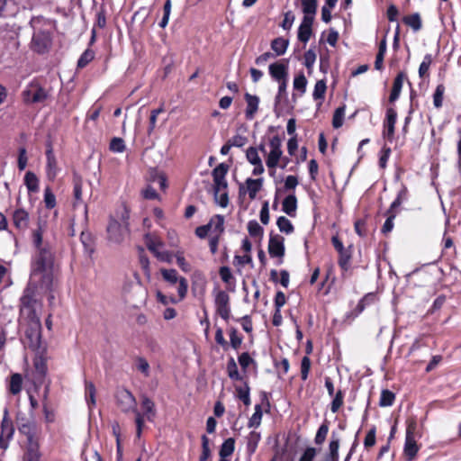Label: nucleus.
Listing matches in <instances>:
<instances>
[{
	"instance_id": "obj_1",
	"label": "nucleus",
	"mask_w": 461,
	"mask_h": 461,
	"mask_svg": "<svg viewBox=\"0 0 461 461\" xmlns=\"http://www.w3.org/2000/svg\"><path fill=\"white\" fill-rule=\"evenodd\" d=\"M53 255L42 250L31 267L29 283L21 298L23 312H35L34 305L37 303L34 299L35 292L47 293L49 305L54 306L56 298L53 291Z\"/></svg>"
},
{
	"instance_id": "obj_2",
	"label": "nucleus",
	"mask_w": 461,
	"mask_h": 461,
	"mask_svg": "<svg viewBox=\"0 0 461 461\" xmlns=\"http://www.w3.org/2000/svg\"><path fill=\"white\" fill-rule=\"evenodd\" d=\"M41 330V320L36 312H28V321L24 336L20 339L21 343L25 348H30L34 353H47V344L42 340Z\"/></svg>"
},
{
	"instance_id": "obj_3",
	"label": "nucleus",
	"mask_w": 461,
	"mask_h": 461,
	"mask_svg": "<svg viewBox=\"0 0 461 461\" xmlns=\"http://www.w3.org/2000/svg\"><path fill=\"white\" fill-rule=\"evenodd\" d=\"M230 166L224 162L217 165L212 171V176L213 180L212 190L215 203L222 208H226L229 204V194L227 191H224L221 194V190H226L228 188V182L226 176L229 172Z\"/></svg>"
},
{
	"instance_id": "obj_4",
	"label": "nucleus",
	"mask_w": 461,
	"mask_h": 461,
	"mask_svg": "<svg viewBox=\"0 0 461 461\" xmlns=\"http://www.w3.org/2000/svg\"><path fill=\"white\" fill-rule=\"evenodd\" d=\"M107 240L109 242L114 244H121L123 242L125 238L130 234V228L125 225H122L120 221L113 216H110L109 221L106 227Z\"/></svg>"
},
{
	"instance_id": "obj_5",
	"label": "nucleus",
	"mask_w": 461,
	"mask_h": 461,
	"mask_svg": "<svg viewBox=\"0 0 461 461\" xmlns=\"http://www.w3.org/2000/svg\"><path fill=\"white\" fill-rule=\"evenodd\" d=\"M23 97L26 104H40L47 100L49 93L40 83L32 82L23 91Z\"/></svg>"
},
{
	"instance_id": "obj_6",
	"label": "nucleus",
	"mask_w": 461,
	"mask_h": 461,
	"mask_svg": "<svg viewBox=\"0 0 461 461\" xmlns=\"http://www.w3.org/2000/svg\"><path fill=\"white\" fill-rule=\"evenodd\" d=\"M416 428L417 424L414 421L407 424L403 453L408 461H411L417 456L420 449L415 439Z\"/></svg>"
},
{
	"instance_id": "obj_7",
	"label": "nucleus",
	"mask_w": 461,
	"mask_h": 461,
	"mask_svg": "<svg viewBox=\"0 0 461 461\" xmlns=\"http://www.w3.org/2000/svg\"><path fill=\"white\" fill-rule=\"evenodd\" d=\"M115 400L117 406L122 412L128 413L130 411H136V398L128 389L119 388L115 393Z\"/></svg>"
},
{
	"instance_id": "obj_8",
	"label": "nucleus",
	"mask_w": 461,
	"mask_h": 461,
	"mask_svg": "<svg viewBox=\"0 0 461 461\" xmlns=\"http://www.w3.org/2000/svg\"><path fill=\"white\" fill-rule=\"evenodd\" d=\"M268 253L271 258H277L276 265L279 266L283 263V258L285 253V239L279 234H275L273 231L269 234L268 241Z\"/></svg>"
},
{
	"instance_id": "obj_9",
	"label": "nucleus",
	"mask_w": 461,
	"mask_h": 461,
	"mask_svg": "<svg viewBox=\"0 0 461 461\" xmlns=\"http://www.w3.org/2000/svg\"><path fill=\"white\" fill-rule=\"evenodd\" d=\"M52 39L48 31H39L33 33L32 48L38 54L46 53L51 46Z\"/></svg>"
},
{
	"instance_id": "obj_10",
	"label": "nucleus",
	"mask_w": 461,
	"mask_h": 461,
	"mask_svg": "<svg viewBox=\"0 0 461 461\" xmlns=\"http://www.w3.org/2000/svg\"><path fill=\"white\" fill-rule=\"evenodd\" d=\"M46 223L47 222L45 220L39 218L38 221H37V229L32 230V241H33V245L37 249V253L35 254V256L32 258V265L36 261V258H38V256L40 255V253L42 250H46L50 254L52 255V253L50 252V250L48 248L42 247V238H43V232H44V228L46 226Z\"/></svg>"
},
{
	"instance_id": "obj_11",
	"label": "nucleus",
	"mask_w": 461,
	"mask_h": 461,
	"mask_svg": "<svg viewBox=\"0 0 461 461\" xmlns=\"http://www.w3.org/2000/svg\"><path fill=\"white\" fill-rule=\"evenodd\" d=\"M33 366L35 369L34 379L40 384H43L46 377L48 367H47V353L38 354L34 353Z\"/></svg>"
},
{
	"instance_id": "obj_12",
	"label": "nucleus",
	"mask_w": 461,
	"mask_h": 461,
	"mask_svg": "<svg viewBox=\"0 0 461 461\" xmlns=\"http://www.w3.org/2000/svg\"><path fill=\"white\" fill-rule=\"evenodd\" d=\"M268 72L275 81L286 80L288 78V60L282 59L269 65Z\"/></svg>"
},
{
	"instance_id": "obj_13",
	"label": "nucleus",
	"mask_w": 461,
	"mask_h": 461,
	"mask_svg": "<svg viewBox=\"0 0 461 461\" xmlns=\"http://www.w3.org/2000/svg\"><path fill=\"white\" fill-rule=\"evenodd\" d=\"M340 446V436L338 432L332 431L329 442V451L321 461H339V449Z\"/></svg>"
},
{
	"instance_id": "obj_14",
	"label": "nucleus",
	"mask_w": 461,
	"mask_h": 461,
	"mask_svg": "<svg viewBox=\"0 0 461 461\" xmlns=\"http://www.w3.org/2000/svg\"><path fill=\"white\" fill-rule=\"evenodd\" d=\"M244 99L247 104L245 117L249 121L253 120L256 113L258 110V104L260 102L259 97L256 95H251L247 92L244 94Z\"/></svg>"
},
{
	"instance_id": "obj_15",
	"label": "nucleus",
	"mask_w": 461,
	"mask_h": 461,
	"mask_svg": "<svg viewBox=\"0 0 461 461\" xmlns=\"http://www.w3.org/2000/svg\"><path fill=\"white\" fill-rule=\"evenodd\" d=\"M313 20L311 18H303L302 23L297 31V39L299 41L306 44L312 35Z\"/></svg>"
},
{
	"instance_id": "obj_16",
	"label": "nucleus",
	"mask_w": 461,
	"mask_h": 461,
	"mask_svg": "<svg viewBox=\"0 0 461 461\" xmlns=\"http://www.w3.org/2000/svg\"><path fill=\"white\" fill-rule=\"evenodd\" d=\"M2 33H4V30L2 29ZM5 41V48L10 52L13 53L14 50H17L19 48V41H18V32L16 30H11L7 32L5 35L2 34V43Z\"/></svg>"
},
{
	"instance_id": "obj_17",
	"label": "nucleus",
	"mask_w": 461,
	"mask_h": 461,
	"mask_svg": "<svg viewBox=\"0 0 461 461\" xmlns=\"http://www.w3.org/2000/svg\"><path fill=\"white\" fill-rule=\"evenodd\" d=\"M297 210V198L294 194L286 195L282 203V211L290 217H294Z\"/></svg>"
},
{
	"instance_id": "obj_18",
	"label": "nucleus",
	"mask_w": 461,
	"mask_h": 461,
	"mask_svg": "<svg viewBox=\"0 0 461 461\" xmlns=\"http://www.w3.org/2000/svg\"><path fill=\"white\" fill-rule=\"evenodd\" d=\"M13 221L17 229L25 230L29 222V214L23 209H17L14 212Z\"/></svg>"
},
{
	"instance_id": "obj_19",
	"label": "nucleus",
	"mask_w": 461,
	"mask_h": 461,
	"mask_svg": "<svg viewBox=\"0 0 461 461\" xmlns=\"http://www.w3.org/2000/svg\"><path fill=\"white\" fill-rule=\"evenodd\" d=\"M219 275L221 281L228 285V289L230 292L235 291V278L231 273L230 267L221 266L219 268Z\"/></svg>"
},
{
	"instance_id": "obj_20",
	"label": "nucleus",
	"mask_w": 461,
	"mask_h": 461,
	"mask_svg": "<svg viewBox=\"0 0 461 461\" xmlns=\"http://www.w3.org/2000/svg\"><path fill=\"white\" fill-rule=\"evenodd\" d=\"M235 450V438H226L220 447L219 456L220 460H228L227 457L230 456Z\"/></svg>"
},
{
	"instance_id": "obj_21",
	"label": "nucleus",
	"mask_w": 461,
	"mask_h": 461,
	"mask_svg": "<svg viewBox=\"0 0 461 461\" xmlns=\"http://www.w3.org/2000/svg\"><path fill=\"white\" fill-rule=\"evenodd\" d=\"M271 50L275 52V56H282L284 55L289 46V40L285 39L284 37H277L272 40Z\"/></svg>"
},
{
	"instance_id": "obj_22",
	"label": "nucleus",
	"mask_w": 461,
	"mask_h": 461,
	"mask_svg": "<svg viewBox=\"0 0 461 461\" xmlns=\"http://www.w3.org/2000/svg\"><path fill=\"white\" fill-rule=\"evenodd\" d=\"M302 12L303 13V18H311L314 21L317 12L318 2L317 0H301Z\"/></svg>"
},
{
	"instance_id": "obj_23",
	"label": "nucleus",
	"mask_w": 461,
	"mask_h": 461,
	"mask_svg": "<svg viewBox=\"0 0 461 461\" xmlns=\"http://www.w3.org/2000/svg\"><path fill=\"white\" fill-rule=\"evenodd\" d=\"M263 182H264L263 177H259V178H256V179L251 178V177L247 178L246 185H247V188H248L249 196L250 199L253 200L256 198L258 192L260 191V189L262 188Z\"/></svg>"
},
{
	"instance_id": "obj_24",
	"label": "nucleus",
	"mask_w": 461,
	"mask_h": 461,
	"mask_svg": "<svg viewBox=\"0 0 461 461\" xmlns=\"http://www.w3.org/2000/svg\"><path fill=\"white\" fill-rule=\"evenodd\" d=\"M46 158L48 177L54 178L57 175V160L51 147L46 150Z\"/></svg>"
},
{
	"instance_id": "obj_25",
	"label": "nucleus",
	"mask_w": 461,
	"mask_h": 461,
	"mask_svg": "<svg viewBox=\"0 0 461 461\" xmlns=\"http://www.w3.org/2000/svg\"><path fill=\"white\" fill-rule=\"evenodd\" d=\"M352 258V245L348 246L342 252H339L338 264L343 271H348L350 267V259Z\"/></svg>"
},
{
	"instance_id": "obj_26",
	"label": "nucleus",
	"mask_w": 461,
	"mask_h": 461,
	"mask_svg": "<svg viewBox=\"0 0 461 461\" xmlns=\"http://www.w3.org/2000/svg\"><path fill=\"white\" fill-rule=\"evenodd\" d=\"M19 432L26 437V439H32L35 438L37 435V425L34 420L26 421L25 423H21L18 429Z\"/></svg>"
},
{
	"instance_id": "obj_27",
	"label": "nucleus",
	"mask_w": 461,
	"mask_h": 461,
	"mask_svg": "<svg viewBox=\"0 0 461 461\" xmlns=\"http://www.w3.org/2000/svg\"><path fill=\"white\" fill-rule=\"evenodd\" d=\"M141 406L147 419L151 420L156 415L155 403L146 394H143L141 395Z\"/></svg>"
},
{
	"instance_id": "obj_28",
	"label": "nucleus",
	"mask_w": 461,
	"mask_h": 461,
	"mask_svg": "<svg viewBox=\"0 0 461 461\" xmlns=\"http://www.w3.org/2000/svg\"><path fill=\"white\" fill-rule=\"evenodd\" d=\"M261 436L259 432L250 431L247 438V453L249 456H252L258 447V445L260 441Z\"/></svg>"
},
{
	"instance_id": "obj_29",
	"label": "nucleus",
	"mask_w": 461,
	"mask_h": 461,
	"mask_svg": "<svg viewBox=\"0 0 461 461\" xmlns=\"http://www.w3.org/2000/svg\"><path fill=\"white\" fill-rule=\"evenodd\" d=\"M24 185L29 193H37L39 191V179L32 171H27L25 173Z\"/></svg>"
},
{
	"instance_id": "obj_30",
	"label": "nucleus",
	"mask_w": 461,
	"mask_h": 461,
	"mask_svg": "<svg viewBox=\"0 0 461 461\" xmlns=\"http://www.w3.org/2000/svg\"><path fill=\"white\" fill-rule=\"evenodd\" d=\"M403 23L410 26L414 32L420 31L422 26L421 18L419 13L403 17Z\"/></svg>"
},
{
	"instance_id": "obj_31",
	"label": "nucleus",
	"mask_w": 461,
	"mask_h": 461,
	"mask_svg": "<svg viewBox=\"0 0 461 461\" xmlns=\"http://www.w3.org/2000/svg\"><path fill=\"white\" fill-rule=\"evenodd\" d=\"M23 385V377L19 373H14L12 375L8 389L11 393L17 394L21 392Z\"/></svg>"
},
{
	"instance_id": "obj_32",
	"label": "nucleus",
	"mask_w": 461,
	"mask_h": 461,
	"mask_svg": "<svg viewBox=\"0 0 461 461\" xmlns=\"http://www.w3.org/2000/svg\"><path fill=\"white\" fill-rule=\"evenodd\" d=\"M346 104H342L336 108L332 117V126L334 129L340 128L344 123Z\"/></svg>"
},
{
	"instance_id": "obj_33",
	"label": "nucleus",
	"mask_w": 461,
	"mask_h": 461,
	"mask_svg": "<svg viewBox=\"0 0 461 461\" xmlns=\"http://www.w3.org/2000/svg\"><path fill=\"white\" fill-rule=\"evenodd\" d=\"M237 397L243 402L244 405L249 406L250 401V388L247 382L244 383V386L236 387Z\"/></svg>"
},
{
	"instance_id": "obj_34",
	"label": "nucleus",
	"mask_w": 461,
	"mask_h": 461,
	"mask_svg": "<svg viewBox=\"0 0 461 461\" xmlns=\"http://www.w3.org/2000/svg\"><path fill=\"white\" fill-rule=\"evenodd\" d=\"M227 373L229 377L234 381H241L242 376L240 375L236 361L232 357H230L227 362Z\"/></svg>"
},
{
	"instance_id": "obj_35",
	"label": "nucleus",
	"mask_w": 461,
	"mask_h": 461,
	"mask_svg": "<svg viewBox=\"0 0 461 461\" xmlns=\"http://www.w3.org/2000/svg\"><path fill=\"white\" fill-rule=\"evenodd\" d=\"M329 432V422L325 420L318 428L315 438H314V443L316 445H322L326 439V437Z\"/></svg>"
},
{
	"instance_id": "obj_36",
	"label": "nucleus",
	"mask_w": 461,
	"mask_h": 461,
	"mask_svg": "<svg viewBox=\"0 0 461 461\" xmlns=\"http://www.w3.org/2000/svg\"><path fill=\"white\" fill-rule=\"evenodd\" d=\"M276 225L281 232L291 234L294 228L292 221L285 216H279L276 220Z\"/></svg>"
},
{
	"instance_id": "obj_37",
	"label": "nucleus",
	"mask_w": 461,
	"mask_h": 461,
	"mask_svg": "<svg viewBox=\"0 0 461 461\" xmlns=\"http://www.w3.org/2000/svg\"><path fill=\"white\" fill-rule=\"evenodd\" d=\"M395 400V394L388 390L383 389L380 395L379 405L381 407H389L392 406Z\"/></svg>"
},
{
	"instance_id": "obj_38",
	"label": "nucleus",
	"mask_w": 461,
	"mask_h": 461,
	"mask_svg": "<svg viewBox=\"0 0 461 461\" xmlns=\"http://www.w3.org/2000/svg\"><path fill=\"white\" fill-rule=\"evenodd\" d=\"M262 416H263V411H262L261 404H256L255 411L249 420L248 427L249 428H258L261 423Z\"/></svg>"
},
{
	"instance_id": "obj_39",
	"label": "nucleus",
	"mask_w": 461,
	"mask_h": 461,
	"mask_svg": "<svg viewBox=\"0 0 461 461\" xmlns=\"http://www.w3.org/2000/svg\"><path fill=\"white\" fill-rule=\"evenodd\" d=\"M7 411H5V415L2 418V438L6 437L10 440L14 433V428L6 418Z\"/></svg>"
},
{
	"instance_id": "obj_40",
	"label": "nucleus",
	"mask_w": 461,
	"mask_h": 461,
	"mask_svg": "<svg viewBox=\"0 0 461 461\" xmlns=\"http://www.w3.org/2000/svg\"><path fill=\"white\" fill-rule=\"evenodd\" d=\"M229 335H230L229 346H230L233 349L237 350L240 347V345L243 341V337L241 335L238 334V330L234 327H230L229 329Z\"/></svg>"
},
{
	"instance_id": "obj_41",
	"label": "nucleus",
	"mask_w": 461,
	"mask_h": 461,
	"mask_svg": "<svg viewBox=\"0 0 461 461\" xmlns=\"http://www.w3.org/2000/svg\"><path fill=\"white\" fill-rule=\"evenodd\" d=\"M282 155L283 151L270 150L266 159L267 168L278 167Z\"/></svg>"
},
{
	"instance_id": "obj_42",
	"label": "nucleus",
	"mask_w": 461,
	"mask_h": 461,
	"mask_svg": "<svg viewBox=\"0 0 461 461\" xmlns=\"http://www.w3.org/2000/svg\"><path fill=\"white\" fill-rule=\"evenodd\" d=\"M445 86L438 84L433 93V105L435 108L439 109L442 107Z\"/></svg>"
},
{
	"instance_id": "obj_43",
	"label": "nucleus",
	"mask_w": 461,
	"mask_h": 461,
	"mask_svg": "<svg viewBox=\"0 0 461 461\" xmlns=\"http://www.w3.org/2000/svg\"><path fill=\"white\" fill-rule=\"evenodd\" d=\"M326 89H327L326 81L324 79L318 80L314 86V90L312 93L313 99L314 100L324 99Z\"/></svg>"
},
{
	"instance_id": "obj_44",
	"label": "nucleus",
	"mask_w": 461,
	"mask_h": 461,
	"mask_svg": "<svg viewBox=\"0 0 461 461\" xmlns=\"http://www.w3.org/2000/svg\"><path fill=\"white\" fill-rule=\"evenodd\" d=\"M248 231L251 237L262 238L264 234V228L256 220H250L248 222Z\"/></svg>"
},
{
	"instance_id": "obj_45",
	"label": "nucleus",
	"mask_w": 461,
	"mask_h": 461,
	"mask_svg": "<svg viewBox=\"0 0 461 461\" xmlns=\"http://www.w3.org/2000/svg\"><path fill=\"white\" fill-rule=\"evenodd\" d=\"M126 149L124 140L120 137L112 138L109 149L114 153H122Z\"/></svg>"
},
{
	"instance_id": "obj_46",
	"label": "nucleus",
	"mask_w": 461,
	"mask_h": 461,
	"mask_svg": "<svg viewBox=\"0 0 461 461\" xmlns=\"http://www.w3.org/2000/svg\"><path fill=\"white\" fill-rule=\"evenodd\" d=\"M307 79L303 72H300L294 78V88L299 91L301 94H304L306 91Z\"/></svg>"
},
{
	"instance_id": "obj_47",
	"label": "nucleus",
	"mask_w": 461,
	"mask_h": 461,
	"mask_svg": "<svg viewBox=\"0 0 461 461\" xmlns=\"http://www.w3.org/2000/svg\"><path fill=\"white\" fill-rule=\"evenodd\" d=\"M315 46H312L307 51H305L304 53V66L306 67V68L308 69V71L310 72L312 68H313V65L316 61V53H315Z\"/></svg>"
},
{
	"instance_id": "obj_48",
	"label": "nucleus",
	"mask_w": 461,
	"mask_h": 461,
	"mask_svg": "<svg viewBox=\"0 0 461 461\" xmlns=\"http://www.w3.org/2000/svg\"><path fill=\"white\" fill-rule=\"evenodd\" d=\"M95 58V52L90 50L86 49L79 57L77 60V68H85L90 61H92Z\"/></svg>"
},
{
	"instance_id": "obj_49",
	"label": "nucleus",
	"mask_w": 461,
	"mask_h": 461,
	"mask_svg": "<svg viewBox=\"0 0 461 461\" xmlns=\"http://www.w3.org/2000/svg\"><path fill=\"white\" fill-rule=\"evenodd\" d=\"M202 439V453L199 456V461H207V459L211 456V448L209 446V438L203 434L201 437Z\"/></svg>"
},
{
	"instance_id": "obj_50",
	"label": "nucleus",
	"mask_w": 461,
	"mask_h": 461,
	"mask_svg": "<svg viewBox=\"0 0 461 461\" xmlns=\"http://www.w3.org/2000/svg\"><path fill=\"white\" fill-rule=\"evenodd\" d=\"M230 303V296L229 294L223 291L219 290L214 293V304L215 307L225 306Z\"/></svg>"
},
{
	"instance_id": "obj_51",
	"label": "nucleus",
	"mask_w": 461,
	"mask_h": 461,
	"mask_svg": "<svg viewBox=\"0 0 461 461\" xmlns=\"http://www.w3.org/2000/svg\"><path fill=\"white\" fill-rule=\"evenodd\" d=\"M161 275H162L164 280L171 285H174L179 281L177 271L174 268H170V269L162 268Z\"/></svg>"
},
{
	"instance_id": "obj_52",
	"label": "nucleus",
	"mask_w": 461,
	"mask_h": 461,
	"mask_svg": "<svg viewBox=\"0 0 461 461\" xmlns=\"http://www.w3.org/2000/svg\"><path fill=\"white\" fill-rule=\"evenodd\" d=\"M116 217L122 225H125L127 228H130V210L127 208V206L123 205L121 209L117 210Z\"/></svg>"
},
{
	"instance_id": "obj_53",
	"label": "nucleus",
	"mask_w": 461,
	"mask_h": 461,
	"mask_svg": "<svg viewBox=\"0 0 461 461\" xmlns=\"http://www.w3.org/2000/svg\"><path fill=\"white\" fill-rule=\"evenodd\" d=\"M86 400L89 408L95 404V387L92 382L86 384Z\"/></svg>"
},
{
	"instance_id": "obj_54",
	"label": "nucleus",
	"mask_w": 461,
	"mask_h": 461,
	"mask_svg": "<svg viewBox=\"0 0 461 461\" xmlns=\"http://www.w3.org/2000/svg\"><path fill=\"white\" fill-rule=\"evenodd\" d=\"M366 307V298H361L356 308L353 311L348 312L345 315L346 319H355L357 317Z\"/></svg>"
},
{
	"instance_id": "obj_55",
	"label": "nucleus",
	"mask_w": 461,
	"mask_h": 461,
	"mask_svg": "<svg viewBox=\"0 0 461 461\" xmlns=\"http://www.w3.org/2000/svg\"><path fill=\"white\" fill-rule=\"evenodd\" d=\"M136 368L143 374L145 377L149 376V364L147 359L143 357H137L136 360Z\"/></svg>"
},
{
	"instance_id": "obj_56",
	"label": "nucleus",
	"mask_w": 461,
	"mask_h": 461,
	"mask_svg": "<svg viewBox=\"0 0 461 461\" xmlns=\"http://www.w3.org/2000/svg\"><path fill=\"white\" fill-rule=\"evenodd\" d=\"M344 400V393L341 390H338L337 393L333 395V400L330 403V411L333 413H336L339 409L342 406Z\"/></svg>"
},
{
	"instance_id": "obj_57",
	"label": "nucleus",
	"mask_w": 461,
	"mask_h": 461,
	"mask_svg": "<svg viewBox=\"0 0 461 461\" xmlns=\"http://www.w3.org/2000/svg\"><path fill=\"white\" fill-rule=\"evenodd\" d=\"M375 434H376V428L375 425H373L370 428V429L368 430V432L366 433L365 439H364V447L366 448H369L375 444V441H376Z\"/></svg>"
},
{
	"instance_id": "obj_58",
	"label": "nucleus",
	"mask_w": 461,
	"mask_h": 461,
	"mask_svg": "<svg viewBox=\"0 0 461 461\" xmlns=\"http://www.w3.org/2000/svg\"><path fill=\"white\" fill-rule=\"evenodd\" d=\"M246 158L251 165L258 164L259 162H262V160L258 153V149L256 147H249L247 149Z\"/></svg>"
},
{
	"instance_id": "obj_59",
	"label": "nucleus",
	"mask_w": 461,
	"mask_h": 461,
	"mask_svg": "<svg viewBox=\"0 0 461 461\" xmlns=\"http://www.w3.org/2000/svg\"><path fill=\"white\" fill-rule=\"evenodd\" d=\"M283 181H285L284 192L294 190L299 184L298 177L296 176L289 175Z\"/></svg>"
},
{
	"instance_id": "obj_60",
	"label": "nucleus",
	"mask_w": 461,
	"mask_h": 461,
	"mask_svg": "<svg viewBox=\"0 0 461 461\" xmlns=\"http://www.w3.org/2000/svg\"><path fill=\"white\" fill-rule=\"evenodd\" d=\"M397 121V112L393 107H388L385 112V118L384 121V125H393L395 126Z\"/></svg>"
},
{
	"instance_id": "obj_61",
	"label": "nucleus",
	"mask_w": 461,
	"mask_h": 461,
	"mask_svg": "<svg viewBox=\"0 0 461 461\" xmlns=\"http://www.w3.org/2000/svg\"><path fill=\"white\" fill-rule=\"evenodd\" d=\"M44 203L47 209H52L56 206V197L50 187L44 190Z\"/></svg>"
},
{
	"instance_id": "obj_62",
	"label": "nucleus",
	"mask_w": 461,
	"mask_h": 461,
	"mask_svg": "<svg viewBox=\"0 0 461 461\" xmlns=\"http://www.w3.org/2000/svg\"><path fill=\"white\" fill-rule=\"evenodd\" d=\"M295 20V16L294 14H293L292 11H287L285 14H284V20L282 21V23H280V26L285 30V31H289L293 24H294V22Z\"/></svg>"
},
{
	"instance_id": "obj_63",
	"label": "nucleus",
	"mask_w": 461,
	"mask_h": 461,
	"mask_svg": "<svg viewBox=\"0 0 461 461\" xmlns=\"http://www.w3.org/2000/svg\"><path fill=\"white\" fill-rule=\"evenodd\" d=\"M238 361L244 371L247 370L250 364L255 363V360L250 357L249 352L241 353L238 357Z\"/></svg>"
},
{
	"instance_id": "obj_64",
	"label": "nucleus",
	"mask_w": 461,
	"mask_h": 461,
	"mask_svg": "<svg viewBox=\"0 0 461 461\" xmlns=\"http://www.w3.org/2000/svg\"><path fill=\"white\" fill-rule=\"evenodd\" d=\"M317 455V450L313 447H307L299 458V461H313Z\"/></svg>"
}]
</instances>
